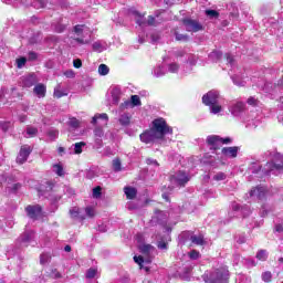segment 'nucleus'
Here are the masks:
<instances>
[{"instance_id": "nucleus-1", "label": "nucleus", "mask_w": 283, "mask_h": 283, "mask_svg": "<svg viewBox=\"0 0 283 283\" xmlns=\"http://www.w3.org/2000/svg\"><path fill=\"white\" fill-rule=\"evenodd\" d=\"M169 134H174V128L167 124L165 118L159 117L153 120L150 129L140 135V140L149 145V143H154V140H163Z\"/></svg>"}, {"instance_id": "nucleus-2", "label": "nucleus", "mask_w": 283, "mask_h": 283, "mask_svg": "<svg viewBox=\"0 0 283 283\" xmlns=\"http://www.w3.org/2000/svg\"><path fill=\"white\" fill-rule=\"evenodd\" d=\"M202 280L206 283H229V270L227 266L214 269L211 272H206Z\"/></svg>"}, {"instance_id": "nucleus-3", "label": "nucleus", "mask_w": 283, "mask_h": 283, "mask_svg": "<svg viewBox=\"0 0 283 283\" xmlns=\"http://www.w3.org/2000/svg\"><path fill=\"white\" fill-rule=\"evenodd\" d=\"M73 32V42L71 44L87 45V43L92 42V31L86 25L77 24L74 27Z\"/></svg>"}, {"instance_id": "nucleus-4", "label": "nucleus", "mask_w": 283, "mask_h": 283, "mask_svg": "<svg viewBox=\"0 0 283 283\" xmlns=\"http://www.w3.org/2000/svg\"><path fill=\"white\" fill-rule=\"evenodd\" d=\"M219 98L220 93L218 91H210L202 96V103L210 107L211 114H220V112H222V106L218 104Z\"/></svg>"}, {"instance_id": "nucleus-5", "label": "nucleus", "mask_w": 283, "mask_h": 283, "mask_svg": "<svg viewBox=\"0 0 283 283\" xmlns=\"http://www.w3.org/2000/svg\"><path fill=\"white\" fill-rule=\"evenodd\" d=\"M206 143H207L208 147H210V149L216 151V150L220 149V147H222V145H231V143H233V139H231V137L222 138L218 135H209L206 139Z\"/></svg>"}, {"instance_id": "nucleus-6", "label": "nucleus", "mask_w": 283, "mask_h": 283, "mask_svg": "<svg viewBox=\"0 0 283 283\" xmlns=\"http://www.w3.org/2000/svg\"><path fill=\"white\" fill-rule=\"evenodd\" d=\"M185 56V50H175L170 52L171 62L168 63V72L170 74H178L180 72V64L178 61Z\"/></svg>"}, {"instance_id": "nucleus-7", "label": "nucleus", "mask_w": 283, "mask_h": 283, "mask_svg": "<svg viewBox=\"0 0 283 283\" xmlns=\"http://www.w3.org/2000/svg\"><path fill=\"white\" fill-rule=\"evenodd\" d=\"M272 171H283V157L277 153L274 154L272 161L266 164L265 174L270 175Z\"/></svg>"}, {"instance_id": "nucleus-8", "label": "nucleus", "mask_w": 283, "mask_h": 283, "mask_svg": "<svg viewBox=\"0 0 283 283\" xmlns=\"http://www.w3.org/2000/svg\"><path fill=\"white\" fill-rule=\"evenodd\" d=\"M181 23L185 27L186 32H201V30H205L202 23L192 18H184Z\"/></svg>"}, {"instance_id": "nucleus-9", "label": "nucleus", "mask_w": 283, "mask_h": 283, "mask_svg": "<svg viewBox=\"0 0 283 283\" xmlns=\"http://www.w3.org/2000/svg\"><path fill=\"white\" fill-rule=\"evenodd\" d=\"M189 180H191V177L185 171H178L170 178L171 185H177V187H185Z\"/></svg>"}, {"instance_id": "nucleus-10", "label": "nucleus", "mask_w": 283, "mask_h": 283, "mask_svg": "<svg viewBox=\"0 0 283 283\" xmlns=\"http://www.w3.org/2000/svg\"><path fill=\"white\" fill-rule=\"evenodd\" d=\"M130 14L133 17H135V21L136 23L139 24L140 28H143V25H156V18L154 17H148V20L145 21V17L143 14H140V12L136 11V10H132Z\"/></svg>"}, {"instance_id": "nucleus-11", "label": "nucleus", "mask_w": 283, "mask_h": 283, "mask_svg": "<svg viewBox=\"0 0 283 283\" xmlns=\"http://www.w3.org/2000/svg\"><path fill=\"white\" fill-rule=\"evenodd\" d=\"M231 209L233 213H230V218H238L239 216H243V218H247V216L251 213L249 207H241L238 202H232Z\"/></svg>"}, {"instance_id": "nucleus-12", "label": "nucleus", "mask_w": 283, "mask_h": 283, "mask_svg": "<svg viewBox=\"0 0 283 283\" xmlns=\"http://www.w3.org/2000/svg\"><path fill=\"white\" fill-rule=\"evenodd\" d=\"M25 212L31 220H39L43 214V209L39 205L28 206L25 208Z\"/></svg>"}, {"instance_id": "nucleus-13", "label": "nucleus", "mask_w": 283, "mask_h": 283, "mask_svg": "<svg viewBox=\"0 0 283 283\" xmlns=\"http://www.w3.org/2000/svg\"><path fill=\"white\" fill-rule=\"evenodd\" d=\"M20 247H30V244H34V231L27 230L19 238Z\"/></svg>"}, {"instance_id": "nucleus-14", "label": "nucleus", "mask_w": 283, "mask_h": 283, "mask_svg": "<svg viewBox=\"0 0 283 283\" xmlns=\"http://www.w3.org/2000/svg\"><path fill=\"white\" fill-rule=\"evenodd\" d=\"M30 154H32V148L28 145L22 146L17 157L18 165H23L24 163H27Z\"/></svg>"}, {"instance_id": "nucleus-15", "label": "nucleus", "mask_w": 283, "mask_h": 283, "mask_svg": "<svg viewBox=\"0 0 283 283\" xmlns=\"http://www.w3.org/2000/svg\"><path fill=\"white\" fill-rule=\"evenodd\" d=\"M240 151V147L232 146V147H223L221 149L222 156L224 158H238V153Z\"/></svg>"}, {"instance_id": "nucleus-16", "label": "nucleus", "mask_w": 283, "mask_h": 283, "mask_svg": "<svg viewBox=\"0 0 283 283\" xmlns=\"http://www.w3.org/2000/svg\"><path fill=\"white\" fill-rule=\"evenodd\" d=\"M230 112H231L232 116H242V114H244V112H245L244 103H242V102L233 103L230 106Z\"/></svg>"}, {"instance_id": "nucleus-17", "label": "nucleus", "mask_w": 283, "mask_h": 283, "mask_svg": "<svg viewBox=\"0 0 283 283\" xmlns=\"http://www.w3.org/2000/svg\"><path fill=\"white\" fill-rule=\"evenodd\" d=\"M250 198H256L258 200H262L264 196H266V188L265 187H256L250 190L249 192Z\"/></svg>"}, {"instance_id": "nucleus-18", "label": "nucleus", "mask_w": 283, "mask_h": 283, "mask_svg": "<svg viewBox=\"0 0 283 283\" xmlns=\"http://www.w3.org/2000/svg\"><path fill=\"white\" fill-rule=\"evenodd\" d=\"M132 105L133 107H140L142 102H140V96L138 95H132L130 96V102L127 101L124 104H122V107H129Z\"/></svg>"}, {"instance_id": "nucleus-19", "label": "nucleus", "mask_w": 283, "mask_h": 283, "mask_svg": "<svg viewBox=\"0 0 283 283\" xmlns=\"http://www.w3.org/2000/svg\"><path fill=\"white\" fill-rule=\"evenodd\" d=\"M36 83V76L34 74L22 77V87H32Z\"/></svg>"}, {"instance_id": "nucleus-20", "label": "nucleus", "mask_w": 283, "mask_h": 283, "mask_svg": "<svg viewBox=\"0 0 283 283\" xmlns=\"http://www.w3.org/2000/svg\"><path fill=\"white\" fill-rule=\"evenodd\" d=\"M45 92L46 87L44 86V84H38L33 88V94H35L38 98H45Z\"/></svg>"}, {"instance_id": "nucleus-21", "label": "nucleus", "mask_w": 283, "mask_h": 283, "mask_svg": "<svg viewBox=\"0 0 283 283\" xmlns=\"http://www.w3.org/2000/svg\"><path fill=\"white\" fill-rule=\"evenodd\" d=\"M134 262L136 264L139 265L140 269H145L146 272L149 271V266H147V264H149V260L145 261V259L143 256H134Z\"/></svg>"}, {"instance_id": "nucleus-22", "label": "nucleus", "mask_w": 283, "mask_h": 283, "mask_svg": "<svg viewBox=\"0 0 283 283\" xmlns=\"http://www.w3.org/2000/svg\"><path fill=\"white\" fill-rule=\"evenodd\" d=\"M94 136H95V143L96 145H98V147H101V145L103 144V136H105V133L103 132V128L97 127L94 130Z\"/></svg>"}, {"instance_id": "nucleus-23", "label": "nucleus", "mask_w": 283, "mask_h": 283, "mask_svg": "<svg viewBox=\"0 0 283 283\" xmlns=\"http://www.w3.org/2000/svg\"><path fill=\"white\" fill-rule=\"evenodd\" d=\"M118 120L123 127H127L132 123V115L129 113H123Z\"/></svg>"}, {"instance_id": "nucleus-24", "label": "nucleus", "mask_w": 283, "mask_h": 283, "mask_svg": "<svg viewBox=\"0 0 283 283\" xmlns=\"http://www.w3.org/2000/svg\"><path fill=\"white\" fill-rule=\"evenodd\" d=\"M190 241L197 247H202L205 244V237L202 234H195L190 237Z\"/></svg>"}, {"instance_id": "nucleus-25", "label": "nucleus", "mask_w": 283, "mask_h": 283, "mask_svg": "<svg viewBox=\"0 0 283 283\" xmlns=\"http://www.w3.org/2000/svg\"><path fill=\"white\" fill-rule=\"evenodd\" d=\"M125 196L128 200H134L138 191L134 187H125L124 188Z\"/></svg>"}, {"instance_id": "nucleus-26", "label": "nucleus", "mask_w": 283, "mask_h": 283, "mask_svg": "<svg viewBox=\"0 0 283 283\" xmlns=\"http://www.w3.org/2000/svg\"><path fill=\"white\" fill-rule=\"evenodd\" d=\"M97 120H104V125H107V122L109 120V117L105 113L96 114L92 118V122H91L92 125H96Z\"/></svg>"}, {"instance_id": "nucleus-27", "label": "nucleus", "mask_w": 283, "mask_h": 283, "mask_svg": "<svg viewBox=\"0 0 283 283\" xmlns=\"http://www.w3.org/2000/svg\"><path fill=\"white\" fill-rule=\"evenodd\" d=\"M114 105H118L120 102V88L115 87L111 92Z\"/></svg>"}, {"instance_id": "nucleus-28", "label": "nucleus", "mask_w": 283, "mask_h": 283, "mask_svg": "<svg viewBox=\"0 0 283 283\" xmlns=\"http://www.w3.org/2000/svg\"><path fill=\"white\" fill-rule=\"evenodd\" d=\"M167 74V71L165 70V66H157L153 69V75L156 78H160V76H165Z\"/></svg>"}, {"instance_id": "nucleus-29", "label": "nucleus", "mask_w": 283, "mask_h": 283, "mask_svg": "<svg viewBox=\"0 0 283 283\" xmlns=\"http://www.w3.org/2000/svg\"><path fill=\"white\" fill-rule=\"evenodd\" d=\"M139 251L144 253V255H149V253H153L154 248L151 244L142 243L139 244Z\"/></svg>"}, {"instance_id": "nucleus-30", "label": "nucleus", "mask_w": 283, "mask_h": 283, "mask_svg": "<svg viewBox=\"0 0 283 283\" xmlns=\"http://www.w3.org/2000/svg\"><path fill=\"white\" fill-rule=\"evenodd\" d=\"M94 277H99L98 269L96 268H90L86 271V280H94Z\"/></svg>"}, {"instance_id": "nucleus-31", "label": "nucleus", "mask_w": 283, "mask_h": 283, "mask_svg": "<svg viewBox=\"0 0 283 283\" xmlns=\"http://www.w3.org/2000/svg\"><path fill=\"white\" fill-rule=\"evenodd\" d=\"M232 81L234 85H238V87H244V85H247V81L240 77V75L232 76Z\"/></svg>"}, {"instance_id": "nucleus-32", "label": "nucleus", "mask_w": 283, "mask_h": 283, "mask_svg": "<svg viewBox=\"0 0 283 283\" xmlns=\"http://www.w3.org/2000/svg\"><path fill=\"white\" fill-rule=\"evenodd\" d=\"M101 196H103V188H101V186L93 188L92 198L98 200L101 199Z\"/></svg>"}, {"instance_id": "nucleus-33", "label": "nucleus", "mask_w": 283, "mask_h": 283, "mask_svg": "<svg viewBox=\"0 0 283 283\" xmlns=\"http://www.w3.org/2000/svg\"><path fill=\"white\" fill-rule=\"evenodd\" d=\"M83 147H85V143L80 142V143H75L73 145V151L74 154H83Z\"/></svg>"}, {"instance_id": "nucleus-34", "label": "nucleus", "mask_w": 283, "mask_h": 283, "mask_svg": "<svg viewBox=\"0 0 283 283\" xmlns=\"http://www.w3.org/2000/svg\"><path fill=\"white\" fill-rule=\"evenodd\" d=\"M98 74L101 76H107L109 74V66H107L106 64H101L98 66Z\"/></svg>"}, {"instance_id": "nucleus-35", "label": "nucleus", "mask_w": 283, "mask_h": 283, "mask_svg": "<svg viewBox=\"0 0 283 283\" xmlns=\"http://www.w3.org/2000/svg\"><path fill=\"white\" fill-rule=\"evenodd\" d=\"M53 171L56 176H64L65 171L63 170V166L61 164L53 165Z\"/></svg>"}, {"instance_id": "nucleus-36", "label": "nucleus", "mask_w": 283, "mask_h": 283, "mask_svg": "<svg viewBox=\"0 0 283 283\" xmlns=\"http://www.w3.org/2000/svg\"><path fill=\"white\" fill-rule=\"evenodd\" d=\"M209 59H210V61H220V59H222V52H220V51H212L209 54Z\"/></svg>"}, {"instance_id": "nucleus-37", "label": "nucleus", "mask_w": 283, "mask_h": 283, "mask_svg": "<svg viewBox=\"0 0 283 283\" xmlns=\"http://www.w3.org/2000/svg\"><path fill=\"white\" fill-rule=\"evenodd\" d=\"M69 125L72 127V129H78L81 122H78V119H76V117H71L69 119Z\"/></svg>"}, {"instance_id": "nucleus-38", "label": "nucleus", "mask_w": 283, "mask_h": 283, "mask_svg": "<svg viewBox=\"0 0 283 283\" xmlns=\"http://www.w3.org/2000/svg\"><path fill=\"white\" fill-rule=\"evenodd\" d=\"M266 258H269V253L266 252V250H261L256 253V259L261 260V262L266 261Z\"/></svg>"}, {"instance_id": "nucleus-39", "label": "nucleus", "mask_w": 283, "mask_h": 283, "mask_svg": "<svg viewBox=\"0 0 283 283\" xmlns=\"http://www.w3.org/2000/svg\"><path fill=\"white\" fill-rule=\"evenodd\" d=\"M32 6H33V8L39 10L41 8H45V6H48V4H46L45 0H34Z\"/></svg>"}, {"instance_id": "nucleus-40", "label": "nucleus", "mask_w": 283, "mask_h": 283, "mask_svg": "<svg viewBox=\"0 0 283 283\" xmlns=\"http://www.w3.org/2000/svg\"><path fill=\"white\" fill-rule=\"evenodd\" d=\"M96 176H98V169L96 168L90 169L86 174V178H88L90 180H93V178H96Z\"/></svg>"}, {"instance_id": "nucleus-41", "label": "nucleus", "mask_w": 283, "mask_h": 283, "mask_svg": "<svg viewBox=\"0 0 283 283\" xmlns=\"http://www.w3.org/2000/svg\"><path fill=\"white\" fill-rule=\"evenodd\" d=\"M206 15L209 17V19H218L220 17V13L216 10H206Z\"/></svg>"}, {"instance_id": "nucleus-42", "label": "nucleus", "mask_w": 283, "mask_h": 283, "mask_svg": "<svg viewBox=\"0 0 283 283\" xmlns=\"http://www.w3.org/2000/svg\"><path fill=\"white\" fill-rule=\"evenodd\" d=\"M55 98H62V96H67V93L61 91V86L54 88Z\"/></svg>"}, {"instance_id": "nucleus-43", "label": "nucleus", "mask_w": 283, "mask_h": 283, "mask_svg": "<svg viewBox=\"0 0 283 283\" xmlns=\"http://www.w3.org/2000/svg\"><path fill=\"white\" fill-rule=\"evenodd\" d=\"M48 136H49L50 140H56V138H59V130L50 129L48 132Z\"/></svg>"}, {"instance_id": "nucleus-44", "label": "nucleus", "mask_w": 283, "mask_h": 283, "mask_svg": "<svg viewBox=\"0 0 283 283\" xmlns=\"http://www.w3.org/2000/svg\"><path fill=\"white\" fill-rule=\"evenodd\" d=\"M213 180H216L217 182H220L222 180H227V174H224V172H217L213 176Z\"/></svg>"}, {"instance_id": "nucleus-45", "label": "nucleus", "mask_w": 283, "mask_h": 283, "mask_svg": "<svg viewBox=\"0 0 283 283\" xmlns=\"http://www.w3.org/2000/svg\"><path fill=\"white\" fill-rule=\"evenodd\" d=\"M176 41H189V35L175 31Z\"/></svg>"}, {"instance_id": "nucleus-46", "label": "nucleus", "mask_w": 283, "mask_h": 283, "mask_svg": "<svg viewBox=\"0 0 283 283\" xmlns=\"http://www.w3.org/2000/svg\"><path fill=\"white\" fill-rule=\"evenodd\" d=\"M226 61H227V65H228L229 67H233V65H234V63H235V61L233 60V55L227 53V54H226Z\"/></svg>"}, {"instance_id": "nucleus-47", "label": "nucleus", "mask_w": 283, "mask_h": 283, "mask_svg": "<svg viewBox=\"0 0 283 283\" xmlns=\"http://www.w3.org/2000/svg\"><path fill=\"white\" fill-rule=\"evenodd\" d=\"M188 258H190V260H199L200 252H198L197 250H192L188 253Z\"/></svg>"}, {"instance_id": "nucleus-48", "label": "nucleus", "mask_w": 283, "mask_h": 283, "mask_svg": "<svg viewBox=\"0 0 283 283\" xmlns=\"http://www.w3.org/2000/svg\"><path fill=\"white\" fill-rule=\"evenodd\" d=\"M50 262V255L48 253H42L40 255V264H48Z\"/></svg>"}, {"instance_id": "nucleus-49", "label": "nucleus", "mask_w": 283, "mask_h": 283, "mask_svg": "<svg viewBox=\"0 0 283 283\" xmlns=\"http://www.w3.org/2000/svg\"><path fill=\"white\" fill-rule=\"evenodd\" d=\"M38 129L34 127H28L27 128V134L30 138L34 137L38 134Z\"/></svg>"}, {"instance_id": "nucleus-50", "label": "nucleus", "mask_w": 283, "mask_h": 283, "mask_svg": "<svg viewBox=\"0 0 283 283\" xmlns=\"http://www.w3.org/2000/svg\"><path fill=\"white\" fill-rule=\"evenodd\" d=\"M93 50L95 52H103V50H105V48H103V44L101 42H94Z\"/></svg>"}, {"instance_id": "nucleus-51", "label": "nucleus", "mask_w": 283, "mask_h": 283, "mask_svg": "<svg viewBox=\"0 0 283 283\" xmlns=\"http://www.w3.org/2000/svg\"><path fill=\"white\" fill-rule=\"evenodd\" d=\"M27 62H28V60L25 57L18 59L17 60V67L19 70H21L25 65Z\"/></svg>"}, {"instance_id": "nucleus-52", "label": "nucleus", "mask_w": 283, "mask_h": 283, "mask_svg": "<svg viewBox=\"0 0 283 283\" xmlns=\"http://www.w3.org/2000/svg\"><path fill=\"white\" fill-rule=\"evenodd\" d=\"M85 213L88 218H94V216H96V211L92 207H87L85 209Z\"/></svg>"}, {"instance_id": "nucleus-53", "label": "nucleus", "mask_w": 283, "mask_h": 283, "mask_svg": "<svg viewBox=\"0 0 283 283\" xmlns=\"http://www.w3.org/2000/svg\"><path fill=\"white\" fill-rule=\"evenodd\" d=\"M155 216L157 220H165V218H167V213L160 210L155 211Z\"/></svg>"}, {"instance_id": "nucleus-54", "label": "nucleus", "mask_w": 283, "mask_h": 283, "mask_svg": "<svg viewBox=\"0 0 283 283\" xmlns=\"http://www.w3.org/2000/svg\"><path fill=\"white\" fill-rule=\"evenodd\" d=\"M113 169L114 171H120V159L113 160Z\"/></svg>"}, {"instance_id": "nucleus-55", "label": "nucleus", "mask_w": 283, "mask_h": 283, "mask_svg": "<svg viewBox=\"0 0 283 283\" xmlns=\"http://www.w3.org/2000/svg\"><path fill=\"white\" fill-rule=\"evenodd\" d=\"M271 277H272L271 272H264V273L262 274V280H263V282H270V281H271Z\"/></svg>"}, {"instance_id": "nucleus-56", "label": "nucleus", "mask_w": 283, "mask_h": 283, "mask_svg": "<svg viewBox=\"0 0 283 283\" xmlns=\"http://www.w3.org/2000/svg\"><path fill=\"white\" fill-rule=\"evenodd\" d=\"M187 61L189 65H196V63H198V57H196V55H190Z\"/></svg>"}, {"instance_id": "nucleus-57", "label": "nucleus", "mask_w": 283, "mask_h": 283, "mask_svg": "<svg viewBox=\"0 0 283 283\" xmlns=\"http://www.w3.org/2000/svg\"><path fill=\"white\" fill-rule=\"evenodd\" d=\"M0 127L3 132H8L10 129V122H0Z\"/></svg>"}, {"instance_id": "nucleus-58", "label": "nucleus", "mask_w": 283, "mask_h": 283, "mask_svg": "<svg viewBox=\"0 0 283 283\" xmlns=\"http://www.w3.org/2000/svg\"><path fill=\"white\" fill-rule=\"evenodd\" d=\"M158 249H160L161 251H167V242L165 241H159L157 244Z\"/></svg>"}, {"instance_id": "nucleus-59", "label": "nucleus", "mask_w": 283, "mask_h": 283, "mask_svg": "<svg viewBox=\"0 0 283 283\" xmlns=\"http://www.w3.org/2000/svg\"><path fill=\"white\" fill-rule=\"evenodd\" d=\"M147 165H153V167H158L159 164L156 159L148 158L146 159Z\"/></svg>"}, {"instance_id": "nucleus-60", "label": "nucleus", "mask_w": 283, "mask_h": 283, "mask_svg": "<svg viewBox=\"0 0 283 283\" xmlns=\"http://www.w3.org/2000/svg\"><path fill=\"white\" fill-rule=\"evenodd\" d=\"M70 213L73 218H78V208H73Z\"/></svg>"}, {"instance_id": "nucleus-61", "label": "nucleus", "mask_w": 283, "mask_h": 283, "mask_svg": "<svg viewBox=\"0 0 283 283\" xmlns=\"http://www.w3.org/2000/svg\"><path fill=\"white\" fill-rule=\"evenodd\" d=\"M73 65H74V67L78 69V67H82L83 62L77 59V60H74V61H73Z\"/></svg>"}, {"instance_id": "nucleus-62", "label": "nucleus", "mask_w": 283, "mask_h": 283, "mask_svg": "<svg viewBox=\"0 0 283 283\" xmlns=\"http://www.w3.org/2000/svg\"><path fill=\"white\" fill-rule=\"evenodd\" d=\"M136 240L139 244H143V242H145V237H143V234L139 233L136 235Z\"/></svg>"}, {"instance_id": "nucleus-63", "label": "nucleus", "mask_w": 283, "mask_h": 283, "mask_svg": "<svg viewBox=\"0 0 283 283\" xmlns=\"http://www.w3.org/2000/svg\"><path fill=\"white\" fill-rule=\"evenodd\" d=\"M51 275H52V277H54V280H59L61 277L60 272L56 270H53Z\"/></svg>"}, {"instance_id": "nucleus-64", "label": "nucleus", "mask_w": 283, "mask_h": 283, "mask_svg": "<svg viewBox=\"0 0 283 283\" xmlns=\"http://www.w3.org/2000/svg\"><path fill=\"white\" fill-rule=\"evenodd\" d=\"M64 75L66 76V78H74V71H66Z\"/></svg>"}]
</instances>
